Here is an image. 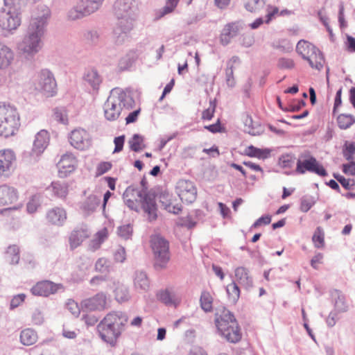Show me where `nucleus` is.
<instances>
[{
	"label": "nucleus",
	"instance_id": "bf43d9fd",
	"mask_svg": "<svg viewBox=\"0 0 355 355\" xmlns=\"http://www.w3.org/2000/svg\"><path fill=\"white\" fill-rule=\"evenodd\" d=\"M277 66L282 69H291L294 67L295 64L292 59L282 58L279 59Z\"/></svg>",
	"mask_w": 355,
	"mask_h": 355
},
{
	"label": "nucleus",
	"instance_id": "a211bd4d",
	"mask_svg": "<svg viewBox=\"0 0 355 355\" xmlns=\"http://www.w3.org/2000/svg\"><path fill=\"white\" fill-rule=\"evenodd\" d=\"M62 287L60 284H56L51 281H42L37 282L31 288V293L36 296L48 297L55 293Z\"/></svg>",
	"mask_w": 355,
	"mask_h": 355
},
{
	"label": "nucleus",
	"instance_id": "4c0bfd02",
	"mask_svg": "<svg viewBox=\"0 0 355 355\" xmlns=\"http://www.w3.org/2000/svg\"><path fill=\"white\" fill-rule=\"evenodd\" d=\"M130 148L134 152H139L145 148L144 137L139 134H135L128 141Z\"/></svg>",
	"mask_w": 355,
	"mask_h": 355
},
{
	"label": "nucleus",
	"instance_id": "a19ab883",
	"mask_svg": "<svg viewBox=\"0 0 355 355\" xmlns=\"http://www.w3.org/2000/svg\"><path fill=\"white\" fill-rule=\"evenodd\" d=\"M226 291L230 300H231L232 303H236L240 296V289L237 284L233 282L230 284H228L226 287Z\"/></svg>",
	"mask_w": 355,
	"mask_h": 355
},
{
	"label": "nucleus",
	"instance_id": "c85d7f7f",
	"mask_svg": "<svg viewBox=\"0 0 355 355\" xmlns=\"http://www.w3.org/2000/svg\"><path fill=\"white\" fill-rule=\"evenodd\" d=\"M310 53V55L308 58H306V60L309 62V64L311 68L316 69L318 70H320L324 65V59L321 51L315 47V51H313Z\"/></svg>",
	"mask_w": 355,
	"mask_h": 355
},
{
	"label": "nucleus",
	"instance_id": "338daca9",
	"mask_svg": "<svg viewBox=\"0 0 355 355\" xmlns=\"http://www.w3.org/2000/svg\"><path fill=\"white\" fill-rule=\"evenodd\" d=\"M271 222V216L270 215H263L258 218L252 225L251 228H257L261 225H268Z\"/></svg>",
	"mask_w": 355,
	"mask_h": 355
},
{
	"label": "nucleus",
	"instance_id": "ddd939ff",
	"mask_svg": "<svg viewBox=\"0 0 355 355\" xmlns=\"http://www.w3.org/2000/svg\"><path fill=\"white\" fill-rule=\"evenodd\" d=\"M306 171L315 173L321 177L327 175L325 168L312 156L304 160L298 159L297 162L296 171L298 173L304 174Z\"/></svg>",
	"mask_w": 355,
	"mask_h": 355
},
{
	"label": "nucleus",
	"instance_id": "f03ea898",
	"mask_svg": "<svg viewBox=\"0 0 355 355\" xmlns=\"http://www.w3.org/2000/svg\"><path fill=\"white\" fill-rule=\"evenodd\" d=\"M113 12L117 19L113 31L114 40L116 45H121L128 39L137 17L135 0H116Z\"/></svg>",
	"mask_w": 355,
	"mask_h": 355
},
{
	"label": "nucleus",
	"instance_id": "13d9d810",
	"mask_svg": "<svg viewBox=\"0 0 355 355\" xmlns=\"http://www.w3.org/2000/svg\"><path fill=\"white\" fill-rule=\"evenodd\" d=\"M355 153V144L351 143L349 144H346L343 149V156L344 157L348 160L351 161L353 159V155Z\"/></svg>",
	"mask_w": 355,
	"mask_h": 355
},
{
	"label": "nucleus",
	"instance_id": "680f3d73",
	"mask_svg": "<svg viewBox=\"0 0 355 355\" xmlns=\"http://www.w3.org/2000/svg\"><path fill=\"white\" fill-rule=\"evenodd\" d=\"M66 308L72 315L78 317L80 314V308L78 304L73 300H69L66 304Z\"/></svg>",
	"mask_w": 355,
	"mask_h": 355
},
{
	"label": "nucleus",
	"instance_id": "6ab92c4d",
	"mask_svg": "<svg viewBox=\"0 0 355 355\" xmlns=\"http://www.w3.org/2000/svg\"><path fill=\"white\" fill-rule=\"evenodd\" d=\"M76 164L77 160L71 153L62 155L58 164L59 176L62 178L67 177L75 170Z\"/></svg>",
	"mask_w": 355,
	"mask_h": 355
},
{
	"label": "nucleus",
	"instance_id": "4be33fe9",
	"mask_svg": "<svg viewBox=\"0 0 355 355\" xmlns=\"http://www.w3.org/2000/svg\"><path fill=\"white\" fill-rule=\"evenodd\" d=\"M241 28L237 22L229 23L225 26L220 36V42L225 46L230 43L232 38L236 37Z\"/></svg>",
	"mask_w": 355,
	"mask_h": 355
},
{
	"label": "nucleus",
	"instance_id": "cd10ccee",
	"mask_svg": "<svg viewBox=\"0 0 355 355\" xmlns=\"http://www.w3.org/2000/svg\"><path fill=\"white\" fill-rule=\"evenodd\" d=\"M334 299V307L336 312L344 313L348 311V304L346 302L345 295L341 291L335 290L331 294Z\"/></svg>",
	"mask_w": 355,
	"mask_h": 355
},
{
	"label": "nucleus",
	"instance_id": "e433bc0d",
	"mask_svg": "<svg viewBox=\"0 0 355 355\" xmlns=\"http://www.w3.org/2000/svg\"><path fill=\"white\" fill-rule=\"evenodd\" d=\"M159 301L166 306L175 305V295L173 293L170 292L168 289L161 290L157 294Z\"/></svg>",
	"mask_w": 355,
	"mask_h": 355
},
{
	"label": "nucleus",
	"instance_id": "e2e57ef3",
	"mask_svg": "<svg viewBox=\"0 0 355 355\" xmlns=\"http://www.w3.org/2000/svg\"><path fill=\"white\" fill-rule=\"evenodd\" d=\"M26 295L24 294H18L15 295L10 301V309H14L18 307L24 301Z\"/></svg>",
	"mask_w": 355,
	"mask_h": 355
},
{
	"label": "nucleus",
	"instance_id": "4468645a",
	"mask_svg": "<svg viewBox=\"0 0 355 355\" xmlns=\"http://www.w3.org/2000/svg\"><path fill=\"white\" fill-rule=\"evenodd\" d=\"M107 302V294L99 292L93 297L83 300L81 305L83 308L90 311H101L108 308Z\"/></svg>",
	"mask_w": 355,
	"mask_h": 355
},
{
	"label": "nucleus",
	"instance_id": "7ed1b4c3",
	"mask_svg": "<svg viewBox=\"0 0 355 355\" xmlns=\"http://www.w3.org/2000/svg\"><path fill=\"white\" fill-rule=\"evenodd\" d=\"M125 204L131 209L138 211V200L144 212L147 215L148 220L152 222L157 218V206L154 192L139 191L130 186L123 194Z\"/></svg>",
	"mask_w": 355,
	"mask_h": 355
},
{
	"label": "nucleus",
	"instance_id": "39448f33",
	"mask_svg": "<svg viewBox=\"0 0 355 355\" xmlns=\"http://www.w3.org/2000/svg\"><path fill=\"white\" fill-rule=\"evenodd\" d=\"M134 103L128 91L119 87L112 89L103 106L105 119L110 121L116 120L123 109H131Z\"/></svg>",
	"mask_w": 355,
	"mask_h": 355
},
{
	"label": "nucleus",
	"instance_id": "052dcab7",
	"mask_svg": "<svg viewBox=\"0 0 355 355\" xmlns=\"http://www.w3.org/2000/svg\"><path fill=\"white\" fill-rule=\"evenodd\" d=\"M245 131L252 135H255L256 132L254 131L255 125L253 123V121L251 116H246L244 119Z\"/></svg>",
	"mask_w": 355,
	"mask_h": 355
},
{
	"label": "nucleus",
	"instance_id": "f704fd0d",
	"mask_svg": "<svg viewBox=\"0 0 355 355\" xmlns=\"http://www.w3.org/2000/svg\"><path fill=\"white\" fill-rule=\"evenodd\" d=\"M101 198L94 195H90L83 202L82 209L87 214L93 213L99 206Z\"/></svg>",
	"mask_w": 355,
	"mask_h": 355
},
{
	"label": "nucleus",
	"instance_id": "c03bdc74",
	"mask_svg": "<svg viewBox=\"0 0 355 355\" xmlns=\"http://www.w3.org/2000/svg\"><path fill=\"white\" fill-rule=\"evenodd\" d=\"M200 302L201 308L205 312L211 311L212 309V297L209 292L203 291L202 293Z\"/></svg>",
	"mask_w": 355,
	"mask_h": 355
},
{
	"label": "nucleus",
	"instance_id": "7c9ffc66",
	"mask_svg": "<svg viewBox=\"0 0 355 355\" xmlns=\"http://www.w3.org/2000/svg\"><path fill=\"white\" fill-rule=\"evenodd\" d=\"M83 78L85 82L90 85L94 90H97L98 89L102 81L101 76L95 69H89L86 71Z\"/></svg>",
	"mask_w": 355,
	"mask_h": 355
},
{
	"label": "nucleus",
	"instance_id": "79ce46f5",
	"mask_svg": "<svg viewBox=\"0 0 355 355\" xmlns=\"http://www.w3.org/2000/svg\"><path fill=\"white\" fill-rule=\"evenodd\" d=\"M6 254L11 264H17L19 263V249L17 245H10L7 249Z\"/></svg>",
	"mask_w": 355,
	"mask_h": 355
},
{
	"label": "nucleus",
	"instance_id": "bb28decb",
	"mask_svg": "<svg viewBox=\"0 0 355 355\" xmlns=\"http://www.w3.org/2000/svg\"><path fill=\"white\" fill-rule=\"evenodd\" d=\"M107 236L108 232L105 227L97 232L89 243V250L93 252L98 250L101 244L107 239Z\"/></svg>",
	"mask_w": 355,
	"mask_h": 355
},
{
	"label": "nucleus",
	"instance_id": "3c124183",
	"mask_svg": "<svg viewBox=\"0 0 355 355\" xmlns=\"http://www.w3.org/2000/svg\"><path fill=\"white\" fill-rule=\"evenodd\" d=\"M295 157L291 154L282 155L279 158V164L283 168H291L295 162Z\"/></svg>",
	"mask_w": 355,
	"mask_h": 355
},
{
	"label": "nucleus",
	"instance_id": "0eeeda50",
	"mask_svg": "<svg viewBox=\"0 0 355 355\" xmlns=\"http://www.w3.org/2000/svg\"><path fill=\"white\" fill-rule=\"evenodd\" d=\"M19 126L17 110L4 103H0V135L6 138L12 136Z\"/></svg>",
	"mask_w": 355,
	"mask_h": 355
},
{
	"label": "nucleus",
	"instance_id": "ea45409f",
	"mask_svg": "<svg viewBox=\"0 0 355 355\" xmlns=\"http://www.w3.org/2000/svg\"><path fill=\"white\" fill-rule=\"evenodd\" d=\"M355 122V118L351 114H341L337 117V123L340 129L349 128Z\"/></svg>",
	"mask_w": 355,
	"mask_h": 355
},
{
	"label": "nucleus",
	"instance_id": "473e14b6",
	"mask_svg": "<svg viewBox=\"0 0 355 355\" xmlns=\"http://www.w3.org/2000/svg\"><path fill=\"white\" fill-rule=\"evenodd\" d=\"M46 191L53 193L58 198H64L68 193V187L65 183L55 182H52L51 185L46 188Z\"/></svg>",
	"mask_w": 355,
	"mask_h": 355
},
{
	"label": "nucleus",
	"instance_id": "49530a36",
	"mask_svg": "<svg viewBox=\"0 0 355 355\" xmlns=\"http://www.w3.org/2000/svg\"><path fill=\"white\" fill-rule=\"evenodd\" d=\"M40 206V196L34 195L31 197L26 205V209L29 214L35 213L37 208Z\"/></svg>",
	"mask_w": 355,
	"mask_h": 355
},
{
	"label": "nucleus",
	"instance_id": "37998d69",
	"mask_svg": "<svg viewBox=\"0 0 355 355\" xmlns=\"http://www.w3.org/2000/svg\"><path fill=\"white\" fill-rule=\"evenodd\" d=\"M273 49L279 50L282 53H288L292 51L293 45L287 40H279L272 43Z\"/></svg>",
	"mask_w": 355,
	"mask_h": 355
},
{
	"label": "nucleus",
	"instance_id": "9d476101",
	"mask_svg": "<svg viewBox=\"0 0 355 355\" xmlns=\"http://www.w3.org/2000/svg\"><path fill=\"white\" fill-rule=\"evenodd\" d=\"M21 24L20 10L6 7L0 13V28L12 34Z\"/></svg>",
	"mask_w": 355,
	"mask_h": 355
},
{
	"label": "nucleus",
	"instance_id": "f257e3e1",
	"mask_svg": "<svg viewBox=\"0 0 355 355\" xmlns=\"http://www.w3.org/2000/svg\"><path fill=\"white\" fill-rule=\"evenodd\" d=\"M50 17L51 10L46 5L40 4L33 10L26 32L17 44L19 53L26 60H32L42 49V39Z\"/></svg>",
	"mask_w": 355,
	"mask_h": 355
},
{
	"label": "nucleus",
	"instance_id": "6e6d98bb",
	"mask_svg": "<svg viewBox=\"0 0 355 355\" xmlns=\"http://www.w3.org/2000/svg\"><path fill=\"white\" fill-rule=\"evenodd\" d=\"M28 3V0H4L6 7L12 8L20 10Z\"/></svg>",
	"mask_w": 355,
	"mask_h": 355
},
{
	"label": "nucleus",
	"instance_id": "de8ad7c7",
	"mask_svg": "<svg viewBox=\"0 0 355 355\" xmlns=\"http://www.w3.org/2000/svg\"><path fill=\"white\" fill-rule=\"evenodd\" d=\"M110 267V261L103 257L98 259L95 263L96 271L101 273L108 272Z\"/></svg>",
	"mask_w": 355,
	"mask_h": 355
},
{
	"label": "nucleus",
	"instance_id": "5fc2aeb1",
	"mask_svg": "<svg viewBox=\"0 0 355 355\" xmlns=\"http://www.w3.org/2000/svg\"><path fill=\"white\" fill-rule=\"evenodd\" d=\"M54 117L56 121L62 124H67L68 123L67 112L64 108L55 109Z\"/></svg>",
	"mask_w": 355,
	"mask_h": 355
},
{
	"label": "nucleus",
	"instance_id": "0e129e2a",
	"mask_svg": "<svg viewBox=\"0 0 355 355\" xmlns=\"http://www.w3.org/2000/svg\"><path fill=\"white\" fill-rule=\"evenodd\" d=\"M124 142H125V135H121V136L115 137L114 139L115 148L114 149L113 153H116L121 152L123 150Z\"/></svg>",
	"mask_w": 355,
	"mask_h": 355
},
{
	"label": "nucleus",
	"instance_id": "c756f323",
	"mask_svg": "<svg viewBox=\"0 0 355 355\" xmlns=\"http://www.w3.org/2000/svg\"><path fill=\"white\" fill-rule=\"evenodd\" d=\"M114 299L119 303H123L129 301L131 298L130 290L128 286L123 284H117L114 290Z\"/></svg>",
	"mask_w": 355,
	"mask_h": 355
},
{
	"label": "nucleus",
	"instance_id": "774afa93",
	"mask_svg": "<svg viewBox=\"0 0 355 355\" xmlns=\"http://www.w3.org/2000/svg\"><path fill=\"white\" fill-rule=\"evenodd\" d=\"M343 171L347 175L355 176V162L351 160L349 163L343 164Z\"/></svg>",
	"mask_w": 355,
	"mask_h": 355
},
{
	"label": "nucleus",
	"instance_id": "6e6552de",
	"mask_svg": "<svg viewBox=\"0 0 355 355\" xmlns=\"http://www.w3.org/2000/svg\"><path fill=\"white\" fill-rule=\"evenodd\" d=\"M105 0H78L67 12L69 21H76L87 17L98 11Z\"/></svg>",
	"mask_w": 355,
	"mask_h": 355
},
{
	"label": "nucleus",
	"instance_id": "20e7f679",
	"mask_svg": "<svg viewBox=\"0 0 355 355\" xmlns=\"http://www.w3.org/2000/svg\"><path fill=\"white\" fill-rule=\"evenodd\" d=\"M127 315L122 311H111L97 325L100 338L105 343L114 346L124 330L128 322Z\"/></svg>",
	"mask_w": 355,
	"mask_h": 355
},
{
	"label": "nucleus",
	"instance_id": "69168bd1",
	"mask_svg": "<svg viewBox=\"0 0 355 355\" xmlns=\"http://www.w3.org/2000/svg\"><path fill=\"white\" fill-rule=\"evenodd\" d=\"M44 321V318L42 313L38 309L35 310L32 314V322L33 324L41 325L43 324Z\"/></svg>",
	"mask_w": 355,
	"mask_h": 355
},
{
	"label": "nucleus",
	"instance_id": "72a5a7b5",
	"mask_svg": "<svg viewBox=\"0 0 355 355\" xmlns=\"http://www.w3.org/2000/svg\"><path fill=\"white\" fill-rule=\"evenodd\" d=\"M270 150L269 149H261L254 147L252 145L249 146L245 150V154L250 157H257L259 159H266L269 157Z\"/></svg>",
	"mask_w": 355,
	"mask_h": 355
},
{
	"label": "nucleus",
	"instance_id": "864d4df0",
	"mask_svg": "<svg viewBox=\"0 0 355 355\" xmlns=\"http://www.w3.org/2000/svg\"><path fill=\"white\" fill-rule=\"evenodd\" d=\"M313 242L314 243L315 247L320 248L324 245V234L320 230V227H318L315 232L313 238Z\"/></svg>",
	"mask_w": 355,
	"mask_h": 355
},
{
	"label": "nucleus",
	"instance_id": "4d7b16f0",
	"mask_svg": "<svg viewBox=\"0 0 355 355\" xmlns=\"http://www.w3.org/2000/svg\"><path fill=\"white\" fill-rule=\"evenodd\" d=\"M114 259L116 262L123 263L126 259L125 250L123 246H118L114 252Z\"/></svg>",
	"mask_w": 355,
	"mask_h": 355
},
{
	"label": "nucleus",
	"instance_id": "dca6fc26",
	"mask_svg": "<svg viewBox=\"0 0 355 355\" xmlns=\"http://www.w3.org/2000/svg\"><path fill=\"white\" fill-rule=\"evenodd\" d=\"M70 144L78 150H85L90 146L88 133L83 129H75L71 131L69 137Z\"/></svg>",
	"mask_w": 355,
	"mask_h": 355
},
{
	"label": "nucleus",
	"instance_id": "58836bf2",
	"mask_svg": "<svg viewBox=\"0 0 355 355\" xmlns=\"http://www.w3.org/2000/svg\"><path fill=\"white\" fill-rule=\"evenodd\" d=\"M100 38L98 31L95 29L86 30L83 33V40L89 45H96Z\"/></svg>",
	"mask_w": 355,
	"mask_h": 355
},
{
	"label": "nucleus",
	"instance_id": "9b49d317",
	"mask_svg": "<svg viewBox=\"0 0 355 355\" xmlns=\"http://www.w3.org/2000/svg\"><path fill=\"white\" fill-rule=\"evenodd\" d=\"M175 190L182 202L191 204L196 199L197 189L190 180H180L176 184Z\"/></svg>",
	"mask_w": 355,
	"mask_h": 355
},
{
	"label": "nucleus",
	"instance_id": "a18cd8bd",
	"mask_svg": "<svg viewBox=\"0 0 355 355\" xmlns=\"http://www.w3.org/2000/svg\"><path fill=\"white\" fill-rule=\"evenodd\" d=\"M180 0H166V5L159 10L158 18L171 13L177 7Z\"/></svg>",
	"mask_w": 355,
	"mask_h": 355
},
{
	"label": "nucleus",
	"instance_id": "c9c22d12",
	"mask_svg": "<svg viewBox=\"0 0 355 355\" xmlns=\"http://www.w3.org/2000/svg\"><path fill=\"white\" fill-rule=\"evenodd\" d=\"M315 47L316 46L307 41L300 40L297 44L296 51L302 58L305 60L306 58L309 56L310 53L312 52L313 53V51H315Z\"/></svg>",
	"mask_w": 355,
	"mask_h": 355
},
{
	"label": "nucleus",
	"instance_id": "b1692460",
	"mask_svg": "<svg viewBox=\"0 0 355 355\" xmlns=\"http://www.w3.org/2000/svg\"><path fill=\"white\" fill-rule=\"evenodd\" d=\"M15 53L6 44L0 42V70L8 69L13 62Z\"/></svg>",
	"mask_w": 355,
	"mask_h": 355
},
{
	"label": "nucleus",
	"instance_id": "423d86ee",
	"mask_svg": "<svg viewBox=\"0 0 355 355\" xmlns=\"http://www.w3.org/2000/svg\"><path fill=\"white\" fill-rule=\"evenodd\" d=\"M216 326L219 334L230 343H237L241 338L234 316L228 310L224 309L219 315L216 314Z\"/></svg>",
	"mask_w": 355,
	"mask_h": 355
},
{
	"label": "nucleus",
	"instance_id": "aec40b11",
	"mask_svg": "<svg viewBox=\"0 0 355 355\" xmlns=\"http://www.w3.org/2000/svg\"><path fill=\"white\" fill-rule=\"evenodd\" d=\"M67 212L62 207H55L46 212V218L51 225L61 227L67 220Z\"/></svg>",
	"mask_w": 355,
	"mask_h": 355
},
{
	"label": "nucleus",
	"instance_id": "a878e982",
	"mask_svg": "<svg viewBox=\"0 0 355 355\" xmlns=\"http://www.w3.org/2000/svg\"><path fill=\"white\" fill-rule=\"evenodd\" d=\"M235 277L238 284L245 287L250 288L252 286V279L249 275L248 271L243 267H238L235 270Z\"/></svg>",
	"mask_w": 355,
	"mask_h": 355
},
{
	"label": "nucleus",
	"instance_id": "1a4fd4ad",
	"mask_svg": "<svg viewBox=\"0 0 355 355\" xmlns=\"http://www.w3.org/2000/svg\"><path fill=\"white\" fill-rule=\"evenodd\" d=\"M154 257V268L156 270L164 269L170 259L169 244L163 237L155 235L150 239Z\"/></svg>",
	"mask_w": 355,
	"mask_h": 355
},
{
	"label": "nucleus",
	"instance_id": "2f4dec72",
	"mask_svg": "<svg viewBox=\"0 0 355 355\" xmlns=\"http://www.w3.org/2000/svg\"><path fill=\"white\" fill-rule=\"evenodd\" d=\"M19 338L22 345L30 346L37 342V334L33 329L27 328L21 331Z\"/></svg>",
	"mask_w": 355,
	"mask_h": 355
},
{
	"label": "nucleus",
	"instance_id": "f3484780",
	"mask_svg": "<svg viewBox=\"0 0 355 355\" xmlns=\"http://www.w3.org/2000/svg\"><path fill=\"white\" fill-rule=\"evenodd\" d=\"M91 232L88 226L81 224L75 227L69 236V245L71 249L73 250L80 246L82 243L89 236Z\"/></svg>",
	"mask_w": 355,
	"mask_h": 355
},
{
	"label": "nucleus",
	"instance_id": "8fccbe9b",
	"mask_svg": "<svg viewBox=\"0 0 355 355\" xmlns=\"http://www.w3.org/2000/svg\"><path fill=\"white\" fill-rule=\"evenodd\" d=\"M315 200L313 196H305L301 199L300 209L303 212H307L315 204Z\"/></svg>",
	"mask_w": 355,
	"mask_h": 355
},
{
	"label": "nucleus",
	"instance_id": "09e8293b",
	"mask_svg": "<svg viewBox=\"0 0 355 355\" xmlns=\"http://www.w3.org/2000/svg\"><path fill=\"white\" fill-rule=\"evenodd\" d=\"M132 231V226L130 224H126L118 227L117 234L120 237L127 240L131 237Z\"/></svg>",
	"mask_w": 355,
	"mask_h": 355
},
{
	"label": "nucleus",
	"instance_id": "2eb2a0df",
	"mask_svg": "<svg viewBox=\"0 0 355 355\" xmlns=\"http://www.w3.org/2000/svg\"><path fill=\"white\" fill-rule=\"evenodd\" d=\"M56 82L53 73L48 69H43L39 75L37 89L45 94L53 96L56 92Z\"/></svg>",
	"mask_w": 355,
	"mask_h": 355
},
{
	"label": "nucleus",
	"instance_id": "5701e85b",
	"mask_svg": "<svg viewBox=\"0 0 355 355\" xmlns=\"http://www.w3.org/2000/svg\"><path fill=\"white\" fill-rule=\"evenodd\" d=\"M49 142V133L45 130H42L35 135L32 152L36 156L41 155L47 147Z\"/></svg>",
	"mask_w": 355,
	"mask_h": 355
},
{
	"label": "nucleus",
	"instance_id": "603ef678",
	"mask_svg": "<svg viewBox=\"0 0 355 355\" xmlns=\"http://www.w3.org/2000/svg\"><path fill=\"white\" fill-rule=\"evenodd\" d=\"M263 4L264 2L261 0H247L245 8L248 11L253 12L257 11Z\"/></svg>",
	"mask_w": 355,
	"mask_h": 355
},
{
	"label": "nucleus",
	"instance_id": "f8f14e48",
	"mask_svg": "<svg viewBox=\"0 0 355 355\" xmlns=\"http://www.w3.org/2000/svg\"><path fill=\"white\" fill-rule=\"evenodd\" d=\"M16 157L10 149L0 150V178H7L11 175L14 169Z\"/></svg>",
	"mask_w": 355,
	"mask_h": 355
},
{
	"label": "nucleus",
	"instance_id": "393cba45",
	"mask_svg": "<svg viewBox=\"0 0 355 355\" xmlns=\"http://www.w3.org/2000/svg\"><path fill=\"white\" fill-rule=\"evenodd\" d=\"M134 287L136 290L147 291L150 288V281L147 274L142 270H137L134 275Z\"/></svg>",
	"mask_w": 355,
	"mask_h": 355
},
{
	"label": "nucleus",
	"instance_id": "412c9836",
	"mask_svg": "<svg viewBox=\"0 0 355 355\" xmlns=\"http://www.w3.org/2000/svg\"><path fill=\"white\" fill-rule=\"evenodd\" d=\"M17 190L8 184L0 186V206L11 205L17 200Z\"/></svg>",
	"mask_w": 355,
	"mask_h": 355
}]
</instances>
